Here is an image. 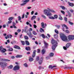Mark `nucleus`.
I'll use <instances>...</instances> for the list:
<instances>
[{
    "label": "nucleus",
    "mask_w": 74,
    "mask_h": 74,
    "mask_svg": "<svg viewBox=\"0 0 74 74\" xmlns=\"http://www.w3.org/2000/svg\"><path fill=\"white\" fill-rule=\"evenodd\" d=\"M50 11L53 13H55V11L51 9L49 10L47 9H45L44 10V14H46L47 16H51V13L50 12Z\"/></svg>",
    "instance_id": "nucleus-1"
},
{
    "label": "nucleus",
    "mask_w": 74,
    "mask_h": 74,
    "mask_svg": "<svg viewBox=\"0 0 74 74\" xmlns=\"http://www.w3.org/2000/svg\"><path fill=\"white\" fill-rule=\"evenodd\" d=\"M51 43L52 45V48L53 50H55L56 49V47L58 46V42L54 39H52L51 41ZM53 44H54L53 45Z\"/></svg>",
    "instance_id": "nucleus-2"
},
{
    "label": "nucleus",
    "mask_w": 74,
    "mask_h": 74,
    "mask_svg": "<svg viewBox=\"0 0 74 74\" xmlns=\"http://www.w3.org/2000/svg\"><path fill=\"white\" fill-rule=\"evenodd\" d=\"M60 36L62 40L65 42H69V40H68L67 37L62 34H60Z\"/></svg>",
    "instance_id": "nucleus-3"
},
{
    "label": "nucleus",
    "mask_w": 74,
    "mask_h": 74,
    "mask_svg": "<svg viewBox=\"0 0 74 74\" xmlns=\"http://www.w3.org/2000/svg\"><path fill=\"white\" fill-rule=\"evenodd\" d=\"M7 63L3 62H0V65L1 66L2 68H3L2 70H4V66L6 67L7 66Z\"/></svg>",
    "instance_id": "nucleus-4"
},
{
    "label": "nucleus",
    "mask_w": 74,
    "mask_h": 74,
    "mask_svg": "<svg viewBox=\"0 0 74 74\" xmlns=\"http://www.w3.org/2000/svg\"><path fill=\"white\" fill-rule=\"evenodd\" d=\"M68 39L69 41L74 40V35H69L68 36Z\"/></svg>",
    "instance_id": "nucleus-5"
},
{
    "label": "nucleus",
    "mask_w": 74,
    "mask_h": 74,
    "mask_svg": "<svg viewBox=\"0 0 74 74\" xmlns=\"http://www.w3.org/2000/svg\"><path fill=\"white\" fill-rule=\"evenodd\" d=\"M20 69V67L18 65H17L14 66L13 68V70L14 71H16V70H19Z\"/></svg>",
    "instance_id": "nucleus-6"
},
{
    "label": "nucleus",
    "mask_w": 74,
    "mask_h": 74,
    "mask_svg": "<svg viewBox=\"0 0 74 74\" xmlns=\"http://www.w3.org/2000/svg\"><path fill=\"white\" fill-rule=\"evenodd\" d=\"M6 48H9L7 50V51H9V52H10L11 51H13V49H12V48L10 46H6Z\"/></svg>",
    "instance_id": "nucleus-7"
},
{
    "label": "nucleus",
    "mask_w": 74,
    "mask_h": 74,
    "mask_svg": "<svg viewBox=\"0 0 74 74\" xmlns=\"http://www.w3.org/2000/svg\"><path fill=\"white\" fill-rule=\"evenodd\" d=\"M42 62H43V57H41L38 62L39 64H41L42 63Z\"/></svg>",
    "instance_id": "nucleus-8"
},
{
    "label": "nucleus",
    "mask_w": 74,
    "mask_h": 74,
    "mask_svg": "<svg viewBox=\"0 0 74 74\" xmlns=\"http://www.w3.org/2000/svg\"><path fill=\"white\" fill-rule=\"evenodd\" d=\"M14 48H15V49H21V48L19 46L17 45H15L14 47Z\"/></svg>",
    "instance_id": "nucleus-9"
},
{
    "label": "nucleus",
    "mask_w": 74,
    "mask_h": 74,
    "mask_svg": "<svg viewBox=\"0 0 74 74\" xmlns=\"http://www.w3.org/2000/svg\"><path fill=\"white\" fill-rule=\"evenodd\" d=\"M23 31V32H26V31H27H27H28V30H29V29H28V27H27V26H26L25 28V29L24 30V29H23L22 30Z\"/></svg>",
    "instance_id": "nucleus-10"
},
{
    "label": "nucleus",
    "mask_w": 74,
    "mask_h": 74,
    "mask_svg": "<svg viewBox=\"0 0 74 74\" xmlns=\"http://www.w3.org/2000/svg\"><path fill=\"white\" fill-rule=\"evenodd\" d=\"M68 3L70 6H71V7H73L74 6V4L73 3H70V2H68Z\"/></svg>",
    "instance_id": "nucleus-11"
},
{
    "label": "nucleus",
    "mask_w": 74,
    "mask_h": 74,
    "mask_svg": "<svg viewBox=\"0 0 74 74\" xmlns=\"http://www.w3.org/2000/svg\"><path fill=\"white\" fill-rule=\"evenodd\" d=\"M36 50H34L33 52L32 56L33 58H34L35 56H36Z\"/></svg>",
    "instance_id": "nucleus-12"
},
{
    "label": "nucleus",
    "mask_w": 74,
    "mask_h": 74,
    "mask_svg": "<svg viewBox=\"0 0 74 74\" xmlns=\"http://www.w3.org/2000/svg\"><path fill=\"white\" fill-rule=\"evenodd\" d=\"M44 44H45V47L46 48H48V44L46 42H44Z\"/></svg>",
    "instance_id": "nucleus-13"
},
{
    "label": "nucleus",
    "mask_w": 74,
    "mask_h": 74,
    "mask_svg": "<svg viewBox=\"0 0 74 74\" xmlns=\"http://www.w3.org/2000/svg\"><path fill=\"white\" fill-rule=\"evenodd\" d=\"M71 45V43H68L66 45V47L67 48H69V47Z\"/></svg>",
    "instance_id": "nucleus-14"
},
{
    "label": "nucleus",
    "mask_w": 74,
    "mask_h": 74,
    "mask_svg": "<svg viewBox=\"0 0 74 74\" xmlns=\"http://www.w3.org/2000/svg\"><path fill=\"white\" fill-rule=\"evenodd\" d=\"M56 66H52V65H50L49 66V69H52L54 67H56Z\"/></svg>",
    "instance_id": "nucleus-15"
},
{
    "label": "nucleus",
    "mask_w": 74,
    "mask_h": 74,
    "mask_svg": "<svg viewBox=\"0 0 74 74\" xmlns=\"http://www.w3.org/2000/svg\"><path fill=\"white\" fill-rule=\"evenodd\" d=\"M25 49L27 51H30L31 49H30V47H25Z\"/></svg>",
    "instance_id": "nucleus-16"
},
{
    "label": "nucleus",
    "mask_w": 74,
    "mask_h": 74,
    "mask_svg": "<svg viewBox=\"0 0 74 74\" xmlns=\"http://www.w3.org/2000/svg\"><path fill=\"white\" fill-rule=\"evenodd\" d=\"M2 60L3 61H5V62H10V60L7 59H2Z\"/></svg>",
    "instance_id": "nucleus-17"
},
{
    "label": "nucleus",
    "mask_w": 74,
    "mask_h": 74,
    "mask_svg": "<svg viewBox=\"0 0 74 74\" xmlns=\"http://www.w3.org/2000/svg\"><path fill=\"white\" fill-rule=\"evenodd\" d=\"M27 34L29 36V35H30L32 34V33H31V32H30V31L28 30L27 32Z\"/></svg>",
    "instance_id": "nucleus-18"
},
{
    "label": "nucleus",
    "mask_w": 74,
    "mask_h": 74,
    "mask_svg": "<svg viewBox=\"0 0 74 74\" xmlns=\"http://www.w3.org/2000/svg\"><path fill=\"white\" fill-rule=\"evenodd\" d=\"M22 55H18L16 56V58H22Z\"/></svg>",
    "instance_id": "nucleus-19"
},
{
    "label": "nucleus",
    "mask_w": 74,
    "mask_h": 74,
    "mask_svg": "<svg viewBox=\"0 0 74 74\" xmlns=\"http://www.w3.org/2000/svg\"><path fill=\"white\" fill-rule=\"evenodd\" d=\"M41 27L42 28H45V25L44 24V23L43 22H42L41 23Z\"/></svg>",
    "instance_id": "nucleus-20"
},
{
    "label": "nucleus",
    "mask_w": 74,
    "mask_h": 74,
    "mask_svg": "<svg viewBox=\"0 0 74 74\" xmlns=\"http://www.w3.org/2000/svg\"><path fill=\"white\" fill-rule=\"evenodd\" d=\"M62 27H66V29H69V27H67V26L65 24H64L63 25H62Z\"/></svg>",
    "instance_id": "nucleus-21"
},
{
    "label": "nucleus",
    "mask_w": 74,
    "mask_h": 74,
    "mask_svg": "<svg viewBox=\"0 0 74 74\" xmlns=\"http://www.w3.org/2000/svg\"><path fill=\"white\" fill-rule=\"evenodd\" d=\"M36 18V16H34L31 18V20L33 21V19H35Z\"/></svg>",
    "instance_id": "nucleus-22"
},
{
    "label": "nucleus",
    "mask_w": 74,
    "mask_h": 74,
    "mask_svg": "<svg viewBox=\"0 0 74 74\" xmlns=\"http://www.w3.org/2000/svg\"><path fill=\"white\" fill-rule=\"evenodd\" d=\"M54 37L55 38V39H58V36L57 34H55L54 35Z\"/></svg>",
    "instance_id": "nucleus-23"
},
{
    "label": "nucleus",
    "mask_w": 74,
    "mask_h": 74,
    "mask_svg": "<svg viewBox=\"0 0 74 74\" xmlns=\"http://www.w3.org/2000/svg\"><path fill=\"white\" fill-rule=\"evenodd\" d=\"M45 52V49H43L42 51V55H44Z\"/></svg>",
    "instance_id": "nucleus-24"
},
{
    "label": "nucleus",
    "mask_w": 74,
    "mask_h": 74,
    "mask_svg": "<svg viewBox=\"0 0 74 74\" xmlns=\"http://www.w3.org/2000/svg\"><path fill=\"white\" fill-rule=\"evenodd\" d=\"M54 55V54L53 53H50L49 54V56H50V57H52V56H53Z\"/></svg>",
    "instance_id": "nucleus-25"
},
{
    "label": "nucleus",
    "mask_w": 74,
    "mask_h": 74,
    "mask_svg": "<svg viewBox=\"0 0 74 74\" xmlns=\"http://www.w3.org/2000/svg\"><path fill=\"white\" fill-rule=\"evenodd\" d=\"M29 62H32L33 60V58H31V57L29 58Z\"/></svg>",
    "instance_id": "nucleus-26"
},
{
    "label": "nucleus",
    "mask_w": 74,
    "mask_h": 74,
    "mask_svg": "<svg viewBox=\"0 0 74 74\" xmlns=\"http://www.w3.org/2000/svg\"><path fill=\"white\" fill-rule=\"evenodd\" d=\"M25 43L27 45H30V43H29V42L28 41L26 40L25 41Z\"/></svg>",
    "instance_id": "nucleus-27"
},
{
    "label": "nucleus",
    "mask_w": 74,
    "mask_h": 74,
    "mask_svg": "<svg viewBox=\"0 0 74 74\" xmlns=\"http://www.w3.org/2000/svg\"><path fill=\"white\" fill-rule=\"evenodd\" d=\"M13 67V66L12 65H10L9 66L8 69H12Z\"/></svg>",
    "instance_id": "nucleus-28"
},
{
    "label": "nucleus",
    "mask_w": 74,
    "mask_h": 74,
    "mask_svg": "<svg viewBox=\"0 0 74 74\" xmlns=\"http://www.w3.org/2000/svg\"><path fill=\"white\" fill-rule=\"evenodd\" d=\"M49 19H55V18L52 16H49Z\"/></svg>",
    "instance_id": "nucleus-29"
},
{
    "label": "nucleus",
    "mask_w": 74,
    "mask_h": 74,
    "mask_svg": "<svg viewBox=\"0 0 74 74\" xmlns=\"http://www.w3.org/2000/svg\"><path fill=\"white\" fill-rule=\"evenodd\" d=\"M40 30H40V33H42V31L43 32H44V29H43L41 28Z\"/></svg>",
    "instance_id": "nucleus-30"
},
{
    "label": "nucleus",
    "mask_w": 74,
    "mask_h": 74,
    "mask_svg": "<svg viewBox=\"0 0 74 74\" xmlns=\"http://www.w3.org/2000/svg\"><path fill=\"white\" fill-rule=\"evenodd\" d=\"M39 59L40 57H39V56H37L36 58V60H37V61H38V60H39Z\"/></svg>",
    "instance_id": "nucleus-31"
},
{
    "label": "nucleus",
    "mask_w": 74,
    "mask_h": 74,
    "mask_svg": "<svg viewBox=\"0 0 74 74\" xmlns=\"http://www.w3.org/2000/svg\"><path fill=\"white\" fill-rule=\"evenodd\" d=\"M30 1V0H25L23 2L24 3H28L29 1Z\"/></svg>",
    "instance_id": "nucleus-32"
},
{
    "label": "nucleus",
    "mask_w": 74,
    "mask_h": 74,
    "mask_svg": "<svg viewBox=\"0 0 74 74\" xmlns=\"http://www.w3.org/2000/svg\"><path fill=\"white\" fill-rule=\"evenodd\" d=\"M54 18L55 19H57V18H58V15L56 14L54 15Z\"/></svg>",
    "instance_id": "nucleus-33"
},
{
    "label": "nucleus",
    "mask_w": 74,
    "mask_h": 74,
    "mask_svg": "<svg viewBox=\"0 0 74 74\" xmlns=\"http://www.w3.org/2000/svg\"><path fill=\"white\" fill-rule=\"evenodd\" d=\"M41 36L43 38H45V36L44 35V34H42Z\"/></svg>",
    "instance_id": "nucleus-34"
},
{
    "label": "nucleus",
    "mask_w": 74,
    "mask_h": 74,
    "mask_svg": "<svg viewBox=\"0 0 74 74\" xmlns=\"http://www.w3.org/2000/svg\"><path fill=\"white\" fill-rule=\"evenodd\" d=\"M32 33L34 34V35H37V33H36V32L34 31H33L32 32Z\"/></svg>",
    "instance_id": "nucleus-35"
},
{
    "label": "nucleus",
    "mask_w": 74,
    "mask_h": 74,
    "mask_svg": "<svg viewBox=\"0 0 74 74\" xmlns=\"http://www.w3.org/2000/svg\"><path fill=\"white\" fill-rule=\"evenodd\" d=\"M24 66L25 67H28V65L27 64V63H25L24 64Z\"/></svg>",
    "instance_id": "nucleus-36"
},
{
    "label": "nucleus",
    "mask_w": 74,
    "mask_h": 74,
    "mask_svg": "<svg viewBox=\"0 0 74 74\" xmlns=\"http://www.w3.org/2000/svg\"><path fill=\"white\" fill-rule=\"evenodd\" d=\"M21 42L22 43L23 45H24L25 44V41H23L22 40H21Z\"/></svg>",
    "instance_id": "nucleus-37"
},
{
    "label": "nucleus",
    "mask_w": 74,
    "mask_h": 74,
    "mask_svg": "<svg viewBox=\"0 0 74 74\" xmlns=\"http://www.w3.org/2000/svg\"><path fill=\"white\" fill-rule=\"evenodd\" d=\"M60 7H61V8H62V10H66V8H65V7H64V6H60Z\"/></svg>",
    "instance_id": "nucleus-38"
},
{
    "label": "nucleus",
    "mask_w": 74,
    "mask_h": 74,
    "mask_svg": "<svg viewBox=\"0 0 74 74\" xmlns=\"http://www.w3.org/2000/svg\"><path fill=\"white\" fill-rule=\"evenodd\" d=\"M13 17H10L9 18L8 20H9V21H12V19H13Z\"/></svg>",
    "instance_id": "nucleus-39"
},
{
    "label": "nucleus",
    "mask_w": 74,
    "mask_h": 74,
    "mask_svg": "<svg viewBox=\"0 0 74 74\" xmlns=\"http://www.w3.org/2000/svg\"><path fill=\"white\" fill-rule=\"evenodd\" d=\"M26 3H23L21 4V6H25V5H26Z\"/></svg>",
    "instance_id": "nucleus-40"
},
{
    "label": "nucleus",
    "mask_w": 74,
    "mask_h": 74,
    "mask_svg": "<svg viewBox=\"0 0 74 74\" xmlns=\"http://www.w3.org/2000/svg\"><path fill=\"white\" fill-rule=\"evenodd\" d=\"M68 15L69 16V17H71V13H70V12H68Z\"/></svg>",
    "instance_id": "nucleus-41"
},
{
    "label": "nucleus",
    "mask_w": 74,
    "mask_h": 74,
    "mask_svg": "<svg viewBox=\"0 0 74 74\" xmlns=\"http://www.w3.org/2000/svg\"><path fill=\"white\" fill-rule=\"evenodd\" d=\"M42 17L44 19H47V17L45 16L43 14L42 15Z\"/></svg>",
    "instance_id": "nucleus-42"
},
{
    "label": "nucleus",
    "mask_w": 74,
    "mask_h": 74,
    "mask_svg": "<svg viewBox=\"0 0 74 74\" xmlns=\"http://www.w3.org/2000/svg\"><path fill=\"white\" fill-rule=\"evenodd\" d=\"M24 38L25 40H28V39H29V38L27 36H24Z\"/></svg>",
    "instance_id": "nucleus-43"
},
{
    "label": "nucleus",
    "mask_w": 74,
    "mask_h": 74,
    "mask_svg": "<svg viewBox=\"0 0 74 74\" xmlns=\"http://www.w3.org/2000/svg\"><path fill=\"white\" fill-rule=\"evenodd\" d=\"M55 33H56L57 34H59V32L57 30L55 29Z\"/></svg>",
    "instance_id": "nucleus-44"
},
{
    "label": "nucleus",
    "mask_w": 74,
    "mask_h": 74,
    "mask_svg": "<svg viewBox=\"0 0 74 74\" xmlns=\"http://www.w3.org/2000/svg\"><path fill=\"white\" fill-rule=\"evenodd\" d=\"M18 21H21V18L20 16H18Z\"/></svg>",
    "instance_id": "nucleus-45"
},
{
    "label": "nucleus",
    "mask_w": 74,
    "mask_h": 74,
    "mask_svg": "<svg viewBox=\"0 0 74 74\" xmlns=\"http://www.w3.org/2000/svg\"><path fill=\"white\" fill-rule=\"evenodd\" d=\"M65 32L66 33H68V34H69V33H70V32L69 31V30H65Z\"/></svg>",
    "instance_id": "nucleus-46"
},
{
    "label": "nucleus",
    "mask_w": 74,
    "mask_h": 74,
    "mask_svg": "<svg viewBox=\"0 0 74 74\" xmlns=\"http://www.w3.org/2000/svg\"><path fill=\"white\" fill-rule=\"evenodd\" d=\"M8 37L9 38L10 37V38H11V37H12V35H9L8 36Z\"/></svg>",
    "instance_id": "nucleus-47"
},
{
    "label": "nucleus",
    "mask_w": 74,
    "mask_h": 74,
    "mask_svg": "<svg viewBox=\"0 0 74 74\" xmlns=\"http://www.w3.org/2000/svg\"><path fill=\"white\" fill-rule=\"evenodd\" d=\"M29 36L30 38H32V37H33V35H32V34Z\"/></svg>",
    "instance_id": "nucleus-48"
},
{
    "label": "nucleus",
    "mask_w": 74,
    "mask_h": 74,
    "mask_svg": "<svg viewBox=\"0 0 74 74\" xmlns=\"http://www.w3.org/2000/svg\"><path fill=\"white\" fill-rule=\"evenodd\" d=\"M64 21L65 22H67V18L66 17H65L64 18Z\"/></svg>",
    "instance_id": "nucleus-49"
},
{
    "label": "nucleus",
    "mask_w": 74,
    "mask_h": 74,
    "mask_svg": "<svg viewBox=\"0 0 74 74\" xmlns=\"http://www.w3.org/2000/svg\"><path fill=\"white\" fill-rule=\"evenodd\" d=\"M61 13L63 14L64 15H65V12H64V11H63V10H61Z\"/></svg>",
    "instance_id": "nucleus-50"
},
{
    "label": "nucleus",
    "mask_w": 74,
    "mask_h": 74,
    "mask_svg": "<svg viewBox=\"0 0 74 74\" xmlns=\"http://www.w3.org/2000/svg\"><path fill=\"white\" fill-rule=\"evenodd\" d=\"M69 23L71 25H73V23L70 22V21H69Z\"/></svg>",
    "instance_id": "nucleus-51"
},
{
    "label": "nucleus",
    "mask_w": 74,
    "mask_h": 74,
    "mask_svg": "<svg viewBox=\"0 0 74 74\" xmlns=\"http://www.w3.org/2000/svg\"><path fill=\"white\" fill-rule=\"evenodd\" d=\"M59 19L61 20H63V18H62V17H59Z\"/></svg>",
    "instance_id": "nucleus-52"
},
{
    "label": "nucleus",
    "mask_w": 74,
    "mask_h": 74,
    "mask_svg": "<svg viewBox=\"0 0 74 74\" xmlns=\"http://www.w3.org/2000/svg\"><path fill=\"white\" fill-rule=\"evenodd\" d=\"M37 53H40V49H37Z\"/></svg>",
    "instance_id": "nucleus-53"
},
{
    "label": "nucleus",
    "mask_w": 74,
    "mask_h": 74,
    "mask_svg": "<svg viewBox=\"0 0 74 74\" xmlns=\"http://www.w3.org/2000/svg\"><path fill=\"white\" fill-rule=\"evenodd\" d=\"M56 26L58 28V29H59L60 28V25H56Z\"/></svg>",
    "instance_id": "nucleus-54"
},
{
    "label": "nucleus",
    "mask_w": 74,
    "mask_h": 74,
    "mask_svg": "<svg viewBox=\"0 0 74 74\" xmlns=\"http://www.w3.org/2000/svg\"><path fill=\"white\" fill-rule=\"evenodd\" d=\"M63 48L64 50H66L67 49V48L65 46H64L63 47Z\"/></svg>",
    "instance_id": "nucleus-55"
},
{
    "label": "nucleus",
    "mask_w": 74,
    "mask_h": 74,
    "mask_svg": "<svg viewBox=\"0 0 74 74\" xmlns=\"http://www.w3.org/2000/svg\"><path fill=\"white\" fill-rule=\"evenodd\" d=\"M8 23H9V24H10L12 23V21L11 20H9V21H8Z\"/></svg>",
    "instance_id": "nucleus-56"
},
{
    "label": "nucleus",
    "mask_w": 74,
    "mask_h": 74,
    "mask_svg": "<svg viewBox=\"0 0 74 74\" xmlns=\"http://www.w3.org/2000/svg\"><path fill=\"white\" fill-rule=\"evenodd\" d=\"M33 26L34 28H35V29H36V28H37V25H36V24H34L33 25Z\"/></svg>",
    "instance_id": "nucleus-57"
},
{
    "label": "nucleus",
    "mask_w": 74,
    "mask_h": 74,
    "mask_svg": "<svg viewBox=\"0 0 74 74\" xmlns=\"http://www.w3.org/2000/svg\"><path fill=\"white\" fill-rule=\"evenodd\" d=\"M15 42H16V41H14L11 42V44H14V43H15Z\"/></svg>",
    "instance_id": "nucleus-58"
},
{
    "label": "nucleus",
    "mask_w": 74,
    "mask_h": 74,
    "mask_svg": "<svg viewBox=\"0 0 74 74\" xmlns=\"http://www.w3.org/2000/svg\"><path fill=\"white\" fill-rule=\"evenodd\" d=\"M25 18V14H23V15L22 16V19H23V18Z\"/></svg>",
    "instance_id": "nucleus-59"
},
{
    "label": "nucleus",
    "mask_w": 74,
    "mask_h": 74,
    "mask_svg": "<svg viewBox=\"0 0 74 74\" xmlns=\"http://www.w3.org/2000/svg\"><path fill=\"white\" fill-rule=\"evenodd\" d=\"M15 57H14V56H12L11 57V59H15Z\"/></svg>",
    "instance_id": "nucleus-60"
},
{
    "label": "nucleus",
    "mask_w": 74,
    "mask_h": 74,
    "mask_svg": "<svg viewBox=\"0 0 74 74\" xmlns=\"http://www.w3.org/2000/svg\"><path fill=\"white\" fill-rule=\"evenodd\" d=\"M72 67H70V66H69V67H68V69H72Z\"/></svg>",
    "instance_id": "nucleus-61"
},
{
    "label": "nucleus",
    "mask_w": 74,
    "mask_h": 74,
    "mask_svg": "<svg viewBox=\"0 0 74 74\" xmlns=\"http://www.w3.org/2000/svg\"><path fill=\"white\" fill-rule=\"evenodd\" d=\"M1 52H2L3 53H5V51H4V50H1Z\"/></svg>",
    "instance_id": "nucleus-62"
},
{
    "label": "nucleus",
    "mask_w": 74,
    "mask_h": 74,
    "mask_svg": "<svg viewBox=\"0 0 74 74\" xmlns=\"http://www.w3.org/2000/svg\"><path fill=\"white\" fill-rule=\"evenodd\" d=\"M46 59H50V57L47 56V57H46Z\"/></svg>",
    "instance_id": "nucleus-63"
},
{
    "label": "nucleus",
    "mask_w": 74,
    "mask_h": 74,
    "mask_svg": "<svg viewBox=\"0 0 74 74\" xmlns=\"http://www.w3.org/2000/svg\"><path fill=\"white\" fill-rule=\"evenodd\" d=\"M70 11L71 12H74V10L71 9L70 10Z\"/></svg>",
    "instance_id": "nucleus-64"
}]
</instances>
